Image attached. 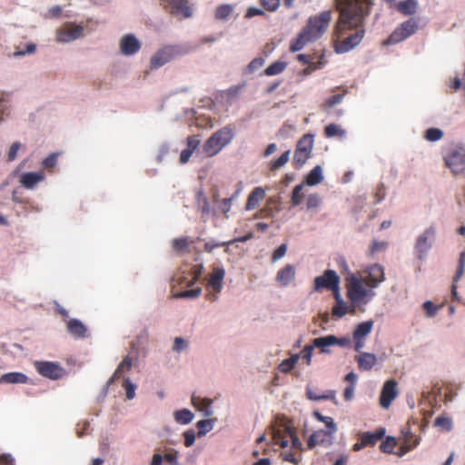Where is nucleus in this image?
Returning a JSON list of instances; mask_svg holds the SVG:
<instances>
[{
    "label": "nucleus",
    "mask_w": 465,
    "mask_h": 465,
    "mask_svg": "<svg viewBox=\"0 0 465 465\" xmlns=\"http://www.w3.org/2000/svg\"><path fill=\"white\" fill-rule=\"evenodd\" d=\"M375 0H334L339 18L335 25L334 50L338 54L349 52L362 40L363 22L371 12Z\"/></svg>",
    "instance_id": "1"
},
{
    "label": "nucleus",
    "mask_w": 465,
    "mask_h": 465,
    "mask_svg": "<svg viewBox=\"0 0 465 465\" xmlns=\"http://www.w3.org/2000/svg\"><path fill=\"white\" fill-rule=\"evenodd\" d=\"M375 295L371 290L362 286V280L360 274H351L348 278L347 297L351 302L348 305L344 301L335 302L331 313L334 317L341 318L346 313H354L355 308L361 303H367Z\"/></svg>",
    "instance_id": "2"
},
{
    "label": "nucleus",
    "mask_w": 465,
    "mask_h": 465,
    "mask_svg": "<svg viewBox=\"0 0 465 465\" xmlns=\"http://www.w3.org/2000/svg\"><path fill=\"white\" fill-rule=\"evenodd\" d=\"M331 11L326 10L311 16L297 38L290 45L292 53L302 50L307 44L320 39L327 31L331 21Z\"/></svg>",
    "instance_id": "3"
},
{
    "label": "nucleus",
    "mask_w": 465,
    "mask_h": 465,
    "mask_svg": "<svg viewBox=\"0 0 465 465\" xmlns=\"http://www.w3.org/2000/svg\"><path fill=\"white\" fill-rule=\"evenodd\" d=\"M234 137V130L231 125H226L213 134L203 146V153L211 157L217 154L223 148L229 144Z\"/></svg>",
    "instance_id": "4"
},
{
    "label": "nucleus",
    "mask_w": 465,
    "mask_h": 465,
    "mask_svg": "<svg viewBox=\"0 0 465 465\" xmlns=\"http://www.w3.org/2000/svg\"><path fill=\"white\" fill-rule=\"evenodd\" d=\"M187 52L188 50L181 45H164L151 57L150 68L158 69Z\"/></svg>",
    "instance_id": "5"
},
{
    "label": "nucleus",
    "mask_w": 465,
    "mask_h": 465,
    "mask_svg": "<svg viewBox=\"0 0 465 465\" xmlns=\"http://www.w3.org/2000/svg\"><path fill=\"white\" fill-rule=\"evenodd\" d=\"M418 29V22L415 18H410L407 21L401 23L390 36L383 42L384 45H396L401 41L407 39Z\"/></svg>",
    "instance_id": "6"
},
{
    "label": "nucleus",
    "mask_w": 465,
    "mask_h": 465,
    "mask_svg": "<svg viewBox=\"0 0 465 465\" xmlns=\"http://www.w3.org/2000/svg\"><path fill=\"white\" fill-rule=\"evenodd\" d=\"M444 162L454 175L463 173L465 172V148L462 146L451 148L444 156Z\"/></svg>",
    "instance_id": "7"
},
{
    "label": "nucleus",
    "mask_w": 465,
    "mask_h": 465,
    "mask_svg": "<svg viewBox=\"0 0 465 465\" xmlns=\"http://www.w3.org/2000/svg\"><path fill=\"white\" fill-rule=\"evenodd\" d=\"M340 284V277L333 270H326L322 275L317 276L313 282V290L317 292L330 291Z\"/></svg>",
    "instance_id": "8"
},
{
    "label": "nucleus",
    "mask_w": 465,
    "mask_h": 465,
    "mask_svg": "<svg viewBox=\"0 0 465 465\" xmlns=\"http://www.w3.org/2000/svg\"><path fill=\"white\" fill-rule=\"evenodd\" d=\"M35 367L40 375L51 380L61 379L66 373L60 364L53 361H36Z\"/></svg>",
    "instance_id": "9"
},
{
    "label": "nucleus",
    "mask_w": 465,
    "mask_h": 465,
    "mask_svg": "<svg viewBox=\"0 0 465 465\" xmlns=\"http://www.w3.org/2000/svg\"><path fill=\"white\" fill-rule=\"evenodd\" d=\"M435 228L430 226L418 237L415 244V252L420 260L424 259L428 251L431 248L435 240Z\"/></svg>",
    "instance_id": "10"
},
{
    "label": "nucleus",
    "mask_w": 465,
    "mask_h": 465,
    "mask_svg": "<svg viewBox=\"0 0 465 465\" xmlns=\"http://www.w3.org/2000/svg\"><path fill=\"white\" fill-rule=\"evenodd\" d=\"M386 433V430L382 427L378 428L373 432H362L359 434V439L356 443L353 444L352 450L359 451L366 447L374 446L379 440H381Z\"/></svg>",
    "instance_id": "11"
},
{
    "label": "nucleus",
    "mask_w": 465,
    "mask_h": 465,
    "mask_svg": "<svg viewBox=\"0 0 465 465\" xmlns=\"http://www.w3.org/2000/svg\"><path fill=\"white\" fill-rule=\"evenodd\" d=\"M365 272L368 274L365 279H362V286L364 284L369 287L368 290L378 287L385 280L384 268L379 263H374L369 266Z\"/></svg>",
    "instance_id": "12"
},
{
    "label": "nucleus",
    "mask_w": 465,
    "mask_h": 465,
    "mask_svg": "<svg viewBox=\"0 0 465 465\" xmlns=\"http://www.w3.org/2000/svg\"><path fill=\"white\" fill-rule=\"evenodd\" d=\"M163 8L173 15H182L183 18L191 17L193 13L188 5V0H160Z\"/></svg>",
    "instance_id": "13"
},
{
    "label": "nucleus",
    "mask_w": 465,
    "mask_h": 465,
    "mask_svg": "<svg viewBox=\"0 0 465 465\" xmlns=\"http://www.w3.org/2000/svg\"><path fill=\"white\" fill-rule=\"evenodd\" d=\"M373 321H366L358 324L352 333V340L354 341V350L361 352L365 345V340L373 329Z\"/></svg>",
    "instance_id": "14"
},
{
    "label": "nucleus",
    "mask_w": 465,
    "mask_h": 465,
    "mask_svg": "<svg viewBox=\"0 0 465 465\" xmlns=\"http://www.w3.org/2000/svg\"><path fill=\"white\" fill-rule=\"evenodd\" d=\"M84 27L74 24H66L57 30L56 39L61 43H68L83 36Z\"/></svg>",
    "instance_id": "15"
},
{
    "label": "nucleus",
    "mask_w": 465,
    "mask_h": 465,
    "mask_svg": "<svg viewBox=\"0 0 465 465\" xmlns=\"http://www.w3.org/2000/svg\"><path fill=\"white\" fill-rule=\"evenodd\" d=\"M397 382L395 380L385 381L380 397V404L382 408H389L392 401L397 397Z\"/></svg>",
    "instance_id": "16"
},
{
    "label": "nucleus",
    "mask_w": 465,
    "mask_h": 465,
    "mask_svg": "<svg viewBox=\"0 0 465 465\" xmlns=\"http://www.w3.org/2000/svg\"><path fill=\"white\" fill-rule=\"evenodd\" d=\"M335 432H330L328 430H319L314 431L307 441L308 449L312 450L317 445L330 446L332 443V436Z\"/></svg>",
    "instance_id": "17"
},
{
    "label": "nucleus",
    "mask_w": 465,
    "mask_h": 465,
    "mask_svg": "<svg viewBox=\"0 0 465 465\" xmlns=\"http://www.w3.org/2000/svg\"><path fill=\"white\" fill-rule=\"evenodd\" d=\"M120 47L124 54L132 55L140 50L141 44L133 35H126L121 39Z\"/></svg>",
    "instance_id": "18"
},
{
    "label": "nucleus",
    "mask_w": 465,
    "mask_h": 465,
    "mask_svg": "<svg viewBox=\"0 0 465 465\" xmlns=\"http://www.w3.org/2000/svg\"><path fill=\"white\" fill-rule=\"evenodd\" d=\"M225 271L222 267H214L209 276L207 287L216 292H221L223 285Z\"/></svg>",
    "instance_id": "19"
},
{
    "label": "nucleus",
    "mask_w": 465,
    "mask_h": 465,
    "mask_svg": "<svg viewBox=\"0 0 465 465\" xmlns=\"http://www.w3.org/2000/svg\"><path fill=\"white\" fill-rule=\"evenodd\" d=\"M45 179L44 172L25 173L20 177L21 184L26 189H33L38 183Z\"/></svg>",
    "instance_id": "20"
},
{
    "label": "nucleus",
    "mask_w": 465,
    "mask_h": 465,
    "mask_svg": "<svg viewBox=\"0 0 465 465\" xmlns=\"http://www.w3.org/2000/svg\"><path fill=\"white\" fill-rule=\"evenodd\" d=\"M295 278V269L292 265L287 264L278 271L276 281L281 286L289 285Z\"/></svg>",
    "instance_id": "21"
},
{
    "label": "nucleus",
    "mask_w": 465,
    "mask_h": 465,
    "mask_svg": "<svg viewBox=\"0 0 465 465\" xmlns=\"http://www.w3.org/2000/svg\"><path fill=\"white\" fill-rule=\"evenodd\" d=\"M355 361L360 370L370 371L377 363V357L373 353L361 351L360 354L355 357Z\"/></svg>",
    "instance_id": "22"
},
{
    "label": "nucleus",
    "mask_w": 465,
    "mask_h": 465,
    "mask_svg": "<svg viewBox=\"0 0 465 465\" xmlns=\"http://www.w3.org/2000/svg\"><path fill=\"white\" fill-rule=\"evenodd\" d=\"M264 197L265 191L262 187H255L248 196L245 209L247 211L255 209Z\"/></svg>",
    "instance_id": "23"
},
{
    "label": "nucleus",
    "mask_w": 465,
    "mask_h": 465,
    "mask_svg": "<svg viewBox=\"0 0 465 465\" xmlns=\"http://www.w3.org/2000/svg\"><path fill=\"white\" fill-rule=\"evenodd\" d=\"M67 331L74 337L80 339L86 336L87 329L79 320L71 319L67 322Z\"/></svg>",
    "instance_id": "24"
},
{
    "label": "nucleus",
    "mask_w": 465,
    "mask_h": 465,
    "mask_svg": "<svg viewBox=\"0 0 465 465\" xmlns=\"http://www.w3.org/2000/svg\"><path fill=\"white\" fill-rule=\"evenodd\" d=\"M334 335H327L323 337L315 338L312 340V345L314 348L320 349L322 353H330L331 346H334Z\"/></svg>",
    "instance_id": "25"
},
{
    "label": "nucleus",
    "mask_w": 465,
    "mask_h": 465,
    "mask_svg": "<svg viewBox=\"0 0 465 465\" xmlns=\"http://www.w3.org/2000/svg\"><path fill=\"white\" fill-rule=\"evenodd\" d=\"M192 403L194 408L203 412L205 416H211L213 414L211 410V405L213 403L212 400L193 395Z\"/></svg>",
    "instance_id": "26"
},
{
    "label": "nucleus",
    "mask_w": 465,
    "mask_h": 465,
    "mask_svg": "<svg viewBox=\"0 0 465 465\" xmlns=\"http://www.w3.org/2000/svg\"><path fill=\"white\" fill-rule=\"evenodd\" d=\"M28 377L22 372H8L1 376L0 383H26Z\"/></svg>",
    "instance_id": "27"
},
{
    "label": "nucleus",
    "mask_w": 465,
    "mask_h": 465,
    "mask_svg": "<svg viewBox=\"0 0 465 465\" xmlns=\"http://www.w3.org/2000/svg\"><path fill=\"white\" fill-rule=\"evenodd\" d=\"M464 271H465V252H462L460 254L457 271H456L455 276L453 278L454 283L452 284V289H451L453 297H456V295H457V286L455 283L462 277Z\"/></svg>",
    "instance_id": "28"
},
{
    "label": "nucleus",
    "mask_w": 465,
    "mask_h": 465,
    "mask_svg": "<svg viewBox=\"0 0 465 465\" xmlns=\"http://www.w3.org/2000/svg\"><path fill=\"white\" fill-rule=\"evenodd\" d=\"M132 368V358L130 356H126L124 358L122 362L119 364L114 373L109 380L108 383L111 384L114 380L118 379L122 373L125 371H130Z\"/></svg>",
    "instance_id": "29"
},
{
    "label": "nucleus",
    "mask_w": 465,
    "mask_h": 465,
    "mask_svg": "<svg viewBox=\"0 0 465 465\" xmlns=\"http://www.w3.org/2000/svg\"><path fill=\"white\" fill-rule=\"evenodd\" d=\"M322 172L320 165L315 166L311 172L308 173L306 177V183L310 186L316 185L322 181Z\"/></svg>",
    "instance_id": "30"
},
{
    "label": "nucleus",
    "mask_w": 465,
    "mask_h": 465,
    "mask_svg": "<svg viewBox=\"0 0 465 465\" xmlns=\"http://www.w3.org/2000/svg\"><path fill=\"white\" fill-rule=\"evenodd\" d=\"M313 147V135L304 134L297 143L296 148L304 153H312Z\"/></svg>",
    "instance_id": "31"
},
{
    "label": "nucleus",
    "mask_w": 465,
    "mask_h": 465,
    "mask_svg": "<svg viewBox=\"0 0 465 465\" xmlns=\"http://www.w3.org/2000/svg\"><path fill=\"white\" fill-rule=\"evenodd\" d=\"M173 416L175 421L179 424H189L193 419V413L187 409L176 411Z\"/></svg>",
    "instance_id": "32"
},
{
    "label": "nucleus",
    "mask_w": 465,
    "mask_h": 465,
    "mask_svg": "<svg viewBox=\"0 0 465 465\" xmlns=\"http://www.w3.org/2000/svg\"><path fill=\"white\" fill-rule=\"evenodd\" d=\"M398 10L404 15H413L417 10L416 0H404L399 3Z\"/></svg>",
    "instance_id": "33"
},
{
    "label": "nucleus",
    "mask_w": 465,
    "mask_h": 465,
    "mask_svg": "<svg viewBox=\"0 0 465 465\" xmlns=\"http://www.w3.org/2000/svg\"><path fill=\"white\" fill-rule=\"evenodd\" d=\"M298 360V354H293L290 358L283 360L278 367L279 371L282 373H288L295 367Z\"/></svg>",
    "instance_id": "34"
},
{
    "label": "nucleus",
    "mask_w": 465,
    "mask_h": 465,
    "mask_svg": "<svg viewBox=\"0 0 465 465\" xmlns=\"http://www.w3.org/2000/svg\"><path fill=\"white\" fill-rule=\"evenodd\" d=\"M197 203L203 218L208 216L211 213V208L208 199L202 191L197 193Z\"/></svg>",
    "instance_id": "35"
},
{
    "label": "nucleus",
    "mask_w": 465,
    "mask_h": 465,
    "mask_svg": "<svg viewBox=\"0 0 465 465\" xmlns=\"http://www.w3.org/2000/svg\"><path fill=\"white\" fill-rule=\"evenodd\" d=\"M287 67V63L282 61H276L270 64L265 70L264 74L268 76H272L282 73Z\"/></svg>",
    "instance_id": "36"
},
{
    "label": "nucleus",
    "mask_w": 465,
    "mask_h": 465,
    "mask_svg": "<svg viewBox=\"0 0 465 465\" xmlns=\"http://www.w3.org/2000/svg\"><path fill=\"white\" fill-rule=\"evenodd\" d=\"M203 272V265L202 263L193 265L190 270V274L192 276V279L188 282L187 286L188 287L193 286L200 280Z\"/></svg>",
    "instance_id": "37"
},
{
    "label": "nucleus",
    "mask_w": 465,
    "mask_h": 465,
    "mask_svg": "<svg viewBox=\"0 0 465 465\" xmlns=\"http://www.w3.org/2000/svg\"><path fill=\"white\" fill-rule=\"evenodd\" d=\"M307 398L312 401H321V400H333L335 398V391H329L327 393L318 394L314 392L312 389L306 390Z\"/></svg>",
    "instance_id": "38"
},
{
    "label": "nucleus",
    "mask_w": 465,
    "mask_h": 465,
    "mask_svg": "<svg viewBox=\"0 0 465 465\" xmlns=\"http://www.w3.org/2000/svg\"><path fill=\"white\" fill-rule=\"evenodd\" d=\"M233 12V6L231 5H222L215 11V18L218 20L228 19Z\"/></svg>",
    "instance_id": "39"
},
{
    "label": "nucleus",
    "mask_w": 465,
    "mask_h": 465,
    "mask_svg": "<svg viewBox=\"0 0 465 465\" xmlns=\"http://www.w3.org/2000/svg\"><path fill=\"white\" fill-rule=\"evenodd\" d=\"M420 444V438H414V440L412 443H409L408 437L403 440L401 442V445L399 449V451L397 452V455L401 457L408 453L409 451L412 450L414 448H416Z\"/></svg>",
    "instance_id": "40"
},
{
    "label": "nucleus",
    "mask_w": 465,
    "mask_h": 465,
    "mask_svg": "<svg viewBox=\"0 0 465 465\" xmlns=\"http://www.w3.org/2000/svg\"><path fill=\"white\" fill-rule=\"evenodd\" d=\"M286 436H288V433L286 432L285 429L281 430H273L272 431V439L275 442V444L280 445L282 448H285L288 446V440L286 439Z\"/></svg>",
    "instance_id": "41"
},
{
    "label": "nucleus",
    "mask_w": 465,
    "mask_h": 465,
    "mask_svg": "<svg viewBox=\"0 0 465 465\" xmlns=\"http://www.w3.org/2000/svg\"><path fill=\"white\" fill-rule=\"evenodd\" d=\"M397 446V440L392 436H388L385 440L381 443L380 450L383 453H393L395 447Z\"/></svg>",
    "instance_id": "42"
},
{
    "label": "nucleus",
    "mask_w": 465,
    "mask_h": 465,
    "mask_svg": "<svg viewBox=\"0 0 465 465\" xmlns=\"http://www.w3.org/2000/svg\"><path fill=\"white\" fill-rule=\"evenodd\" d=\"M324 134L328 138L334 136L342 137L345 135V131L335 124H330L324 128Z\"/></svg>",
    "instance_id": "43"
},
{
    "label": "nucleus",
    "mask_w": 465,
    "mask_h": 465,
    "mask_svg": "<svg viewBox=\"0 0 465 465\" xmlns=\"http://www.w3.org/2000/svg\"><path fill=\"white\" fill-rule=\"evenodd\" d=\"M290 159V150L284 152L278 159L272 161L270 165V170L274 172L283 165H285Z\"/></svg>",
    "instance_id": "44"
},
{
    "label": "nucleus",
    "mask_w": 465,
    "mask_h": 465,
    "mask_svg": "<svg viewBox=\"0 0 465 465\" xmlns=\"http://www.w3.org/2000/svg\"><path fill=\"white\" fill-rule=\"evenodd\" d=\"M302 189H303V184H302V183L296 185L292 189V206H297L302 203V201L304 197V194L302 193Z\"/></svg>",
    "instance_id": "45"
},
{
    "label": "nucleus",
    "mask_w": 465,
    "mask_h": 465,
    "mask_svg": "<svg viewBox=\"0 0 465 465\" xmlns=\"http://www.w3.org/2000/svg\"><path fill=\"white\" fill-rule=\"evenodd\" d=\"M311 156V153H304L302 151H300V149L296 148L295 152H294V156H293V163L295 164L296 167H301L302 166L306 161L310 158Z\"/></svg>",
    "instance_id": "46"
},
{
    "label": "nucleus",
    "mask_w": 465,
    "mask_h": 465,
    "mask_svg": "<svg viewBox=\"0 0 465 465\" xmlns=\"http://www.w3.org/2000/svg\"><path fill=\"white\" fill-rule=\"evenodd\" d=\"M198 428V436H203L213 429V423L211 420H201L196 423Z\"/></svg>",
    "instance_id": "47"
},
{
    "label": "nucleus",
    "mask_w": 465,
    "mask_h": 465,
    "mask_svg": "<svg viewBox=\"0 0 465 465\" xmlns=\"http://www.w3.org/2000/svg\"><path fill=\"white\" fill-rule=\"evenodd\" d=\"M190 242L186 237L176 238L173 241V248L177 252H183L188 250Z\"/></svg>",
    "instance_id": "48"
},
{
    "label": "nucleus",
    "mask_w": 465,
    "mask_h": 465,
    "mask_svg": "<svg viewBox=\"0 0 465 465\" xmlns=\"http://www.w3.org/2000/svg\"><path fill=\"white\" fill-rule=\"evenodd\" d=\"M286 432L288 433V437L292 440V447L296 450H302V443L300 440V439L295 434V431L292 427H286L285 428Z\"/></svg>",
    "instance_id": "49"
},
{
    "label": "nucleus",
    "mask_w": 465,
    "mask_h": 465,
    "mask_svg": "<svg viewBox=\"0 0 465 465\" xmlns=\"http://www.w3.org/2000/svg\"><path fill=\"white\" fill-rule=\"evenodd\" d=\"M322 204V198L318 193H312L308 196L306 206L308 210L317 209Z\"/></svg>",
    "instance_id": "50"
},
{
    "label": "nucleus",
    "mask_w": 465,
    "mask_h": 465,
    "mask_svg": "<svg viewBox=\"0 0 465 465\" xmlns=\"http://www.w3.org/2000/svg\"><path fill=\"white\" fill-rule=\"evenodd\" d=\"M442 136L443 132L438 128H429L425 133V138L431 142L439 141Z\"/></svg>",
    "instance_id": "51"
},
{
    "label": "nucleus",
    "mask_w": 465,
    "mask_h": 465,
    "mask_svg": "<svg viewBox=\"0 0 465 465\" xmlns=\"http://www.w3.org/2000/svg\"><path fill=\"white\" fill-rule=\"evenodd\" d=\"M280 457L284 461H289L294 465H298L302 460L301 455H299L297 457L296 454L294 452H292V450H286V451L281 452Z\"/></svg>",
    "instance_id": "52"
},
{
    "label": "nucleus",
    "mask_w": 465,
    "mask_h": 465,
    "mask_svg": "<svg viewBox=\"0 0 465 465\" xmlns=\"http://www.w3.org/2000/svg\"><path fill=\"white\" fill-rule=\"evenodd\" d=\"M202 292V288L201 287H197V288H194V289H191V290H186V291H183V292H181L179 293H177L175 295V297L177 298H191V299H194V298H197Z\"/></svg>",
    "instance_id": "53"
},
{
    "label": "nucleus",
    "mask_w": 465,
    "mask_h": 465,
    "mask_svg": "<svg viewBox=\"0 0 465 465\" xmlns=\"http://www.w3.org/2000/svg\"><path fill=\"white\" fill-rule=\"evenodd\" d=\"M123 387L125 389L126 398L128 400L134 399L136 386L133 384L128 378H125L123 381Z\"/></svg>",
    "instance_id": "54"
},
{
    "label": "nucleus",
    "mask_w": 465,
    "mask_h": 465,
    "mask_svg": "<svg viewBox=\"0 0 465 465\" xmlns=\"http://www.w3.org/2000/svg\"><path fill=\"white\" fill-rule=\"evenodd\" d=\"M387 242H379L374 240L369 248V252L371 255H373L379 252H381L387 248Z\"/></svg>",
    "instance_id": "55"
},
{
    "label": "nucleus",
    "mask_w": 465,
    "mask_h": 465,
    "mask_svg": "<svg viewBox=\"0 0 465 465\" xmlns=\"http://www.w3.org/2000/svg\"><path fill=\"white\" fill-rule=\"evenodd\" d=\"M58 156V153H53L49 154L46 158L44 159L43 166L47 169L54 167L57 163Z\"/></svg>",
    "instance_id": "56"
},
{
    "label": "nucleus",
    "mask_w": 465,
    "mask_h": 465,
    "mask_svg": "<svg viewBox=\"0 0 465 465\" xmlns=\"http://www.w3.org/2000/svg\"><path fill=\"white\" fill-rule=\"evenodd\" d=\"M342 98H343L342 94H334V95L329 97L328 99H326L325 102L323 103L322 106L325 108H331V107L334 106L335 104L341 103Z\"/></svg>",
    "instance_id": "57"
},
{
    "label": "nucleus",
    "mask_w": 465,
    "mask_h": 465,
    "mask_svg": "<svg viewBox=\"0 0 465 465\" xmlns=\"http://www.w3.org/2000/svg\"><path fill=\"white\" fill-rule=\"evenodd\" d=\"M264 9L270 12L275 11L280 5V0H261Z\"/></svg>",
    "instance_id": "58"
},
{
    "label": "nucleus",
    "mask_w": 465,
    "mask_h": 465,
    "mask_svg": "<svg viewBox=\"0 0 465 465\" xmlns=\"http://www.w3.org/2000/svg\"><path fill=\"white\" fill-rule=\"evenodd\" d=\"M234 196H232L230 198H224L221 201L219 209L223 214H227V213L231 210L232 203Z\"/></svg>",
    "instance_id": "59"
},
{
    "label": "nucleus",
    "mask_w": 465,
    "mask_h": 465,
    "mask_svg": "<svg viewBox=\"0 0 465 465\" xmlns=\"http://www.w3.org/2000/svg\"><path fill=\"white\" fill-rule=\"evenodd\" d=\"M287 251V245L285 243L281 244L272 253V261L276 262L282 258Z\"/></svg>",
    "instance_id": "60"
},
{
    "label": "nucleus",
    "mask_w": 465,
    "mask_h": 465,
    "mask_svg": "<svg viewBox=\"0 0 465 465\" xmlns=\"http://www.w3.org/2000/svg\"><path fill=\"white\" fill-rule=\"evenodd\" d=\"M423 309L429 317L434 316L438 311V307L430 301H427L423 303Z\"/></svg>",
    "instance_id": "61"
},
{
    "label": "nucleus",
    "mask_w": 465,
    "mask_h": 465,
    "mask_svg": "<svg viewBox=\"0 0 465 465\" xmlns=\"http://www.w3.org/2000/svg\"><path fill=\"white\" fill-rule=\"evenodd\" d=\"M313 348L312 344L306 345L301 352L302 359L306 360L307 364L311 363Z\"/></svg>",
    "instance_id": "62"
},
{
    "label": "nucleus",
    "mask_w": 465,
    "mask_h": 465,
    "mask_svg": "<svg viewBox=\"0 0 465 465\" xmlns=\"http://www.w3.org/2000/svg\"><path fill=\"white\" fill-rule=\"evenodd\" d=\"M199 143H200V140L196 136L190 135L187 138V148L186 149L193 152L198 147Z\"/></svg>",
    "instance_id": "63"
},
{
    "label": "nucleus",
    "mask_w": 465,
    "mask_h": 465,
    "mask_svg": "<svg viewBox=\"0 0 465 465\" xmlns=\"http://www.w3.org/2000/svg\"><path fill=\"white\" fill-rule=\"evenodd\" d=\"M0 465H15V460L10 454L0 455Z\"/></svg>",
    "instance_id": "64"
}]
</instances>
